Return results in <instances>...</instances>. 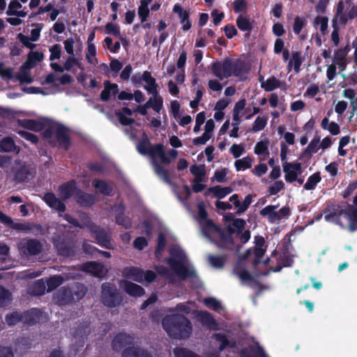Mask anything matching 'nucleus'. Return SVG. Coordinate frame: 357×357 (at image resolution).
Wrapping results in <instances>:
<instances>
[{"instance_id": "f257e3e1", "label": "nucleus", "mask_w": 357, "mask_h": 357, "mask_svg": "<svg viewBox=\"0 0 357 357\" xmlns=\"http://www.w3.org/2000/svg\"><path fill=\"white\" fill-rule=\"evenodd\" d=\"M136 148L141 155H149L151 158V162L156 175L165 183L171 184L172 181L169 171L158 161V159H159L160 162L164 165H168L171 162V159L165 151L163 144H155L152 145L149 137L144 132L142 139L138 142Z\"/></svg>"}, {"instance_id": "f03ea898", "label": "nucleus", "mask_w": 357, "mask_h": 357, "mask_svg": "<svg viewBox=\"0 0 357 357\" xmlns=\"http://www.w3.org/2000/svg\"><path fill=\"white\" fill-rule=\"evenodd\" d=\"M162 326L170 337L176 340L189 337L192 331L190 320L181 314L165 316L162 319Z\"/></svg>"}, {"instance_id": "7ed1b4c3", "label": "nucleus", "mask_w": 357, "mask_h": 357, "mask_svg": "<svg viewBox=\"0 0 357 357\" xmlns=\"http://www.w3.org/2000/svg\"><path fill=\"white\" fill-rule=\"evenodd\" d=\"M213 75L220 80L227 79L232 76L241 77L247 73L245 63L241 59L233 60L226 58L222 61H216L211 63Z\"/></svg>"}, {"instance_id": "20e7f679", "label": "nucleus", "mask_w": 357, "mask_h": 357, "mask_svg": "<svg viewBox=\"0 0 357 357\" xmlns=\"http://www.w3.org/2000/svg\"><path fill=\"white\" fill-rule=\"evenodd\" d=\"M169 254L171 257L167 258L166 262L181 280H185L188 278L195 276V272L194 270L188 268L181 261L175 259H182L183 258V252L179 248H171Z\"/></svg>"}, {"instance_id": "39448f33", "label": "nucleus", "mask_w": 357, "mask_h": 357, "mask_svg": "<svg viewBox=\"0 0 357 357\" xmlns=\"http://www.w3.org/2000/svg\"><path fill=\"white\" fill-rule=\"evenodd\" d=\"M123 295L116 288V286L111 282H104L101 285L100 301L102 303L109 308H114L121 305Z\"/></svg>"}, {"instance_id": "423d86ee", "label": "nucleus", "mask_w": 357, "mask_h": 357, "mask_svg": "<svg viewBox=\"0 0 357 357\" xmlns=\"http://www.w3.org/2000/svg\"><path fill=\"white\" fill-rule=\"evenodd\" d=\"M85 225L89 229L91 236L96 239V243L100 246L106 249H111L112 248L111 238L104 229L94 225L90 220Z\"/></svg>"}, {"instance_id": "0eeeda50", "label": "nucleus", "mask_w": 357, "mask_h": 357, "mask_svg": "<svg viewBox=\"0 0 357 357\" xmlns=\"http://www.w3.org/2000/svg\"><path fill=\"white\" fill-rule=\"evenodd\" d=\"M53 243L59 255L63 257H71L74 255V245L70 239L59 236L56 238H54Z\"/></svg>"}, {"instance_id": "6e6552de", "label": "nucleus", "mask_w": 357, "mask_h": 357, "mask_svg": "<svg viewBox=\"0 0 357 357\" xmlns=\"http://www.w3.org/2000/svg\"><path fill=\"white\" fill-rule=\"evenodd\" d=\"M135 342V337L132 335L125 332L118 333L112 341V349L115 351H119L126 347H131Z\"/></svg>"}, {"instance_id": "1a4fd4ad", "label": "nucleus", "mask_w": 357, "mask_h": 357, "mask_svg": "<svg viewBox=\"0 0 357 357\" xmlns=\"http://www.w3.org/2000/svg\"><path fill=\"white\" fill-rule=\"evenodd\" d=\"M20 251L30 256L38 255L43 251V245L36 238H29L21 245Z\"/></svg>"}, {"instance_id": "9d476101", "label": "nucleus", "mask_w": 357, "mask_h": 357, "mask_svg": "<svg viewBox=\"0 0 357 357\" xmlns=\"http://www.w3.org/2000/svg\"><path fill=\"white\" fill-rule=\"evenodd\" d=\"M283 171L285 173L284 178L287 182L292 183L296 181L298 175L302 173L301 162H285L283 165Z\"/></svg>"}, {"instance_id": "9b49d317", "label": "nucleus", "mask_w": 357, "mask_h": 357, "mask_svg": "<svg viewBox=\"0 0 357 357\" xmlns=\"http://www.w3.org/2000/svg\"><path fill=\"white\" fill-rule=\"evenodd\" d=\"M55 137L59 146L65 151H68L71 144L68 128L61 124L59 125L55 130Z\"/></svg>"}, {"instance_id": "f8f14e48", "label": "nucleus", "mask_w": 357, "mask_h": 357, "mask_svg": "<svg viewBox=\"0 0 357 357\" xmlns=\"http://www.w3.org/2000/svg\"><path fill=\"white\" fill-rule=\"evenodd\" d=\"M75 199L76 203L79 206L84 208H89L92 206L96 200V197L94 195L85 192L80 188L77 189V192L75 193Z\"/></svg>"}, {"instance_id": "ddd939ff", "label": "nucleus", "mask_w": 357, "mask_h": 357, "mask_svg": "<svg viewBox=\"0 0 357 357\" xmlns=\"http://www.w3.org/2000/svg\"><path fill=\"white\" fill-rule=\"evenodd\" d=\"M172 10L178 15L181 24H183L182 29L184 31L190 30L192 26V22L190 20V10H183L178 3H176L174 6Z\"/></svg>"}, {"instance_id": "4468645a", "label": "nucleus", "mask_w": 357, "mask_h": 357, "mask_svg": "<svg viewBox=\"0 0 357 357\" xmlns=\"http://www.w3.org/2000/svg\"><path fill=\"white\" fill-rule=\"evenodd\" d=\"M43 199L50 207L59 212L63 213L66 209L64 202L58 199L53 192H46Z\"/></svg>"}, {"instance_id": "2eb2a0df", "label": "nucleus", "mask_w": 357, "mask_h": 357, "mask_svg": "<svg viewBox=\"0 0 357 357\" xmlns=\"http://www.w3.org/2000/svg\"><path fill=\"white\" fill-rule=\"evenodd\" d=\"M197 319L204 326L209 329H216L218 326L217 321L212 314L205 310L198 311L197 313Z\"/></svg>"}, {"instance_id": "dca6fc26", "label": "nucleus", "mask_w": 357, "mask_h": 357, "mask_svg": "<svg viewBox=\"0 0 357 357\" xmlns=\"http://www.w3.org/2000/svg\"><path fill=\"white\" fill-rule=\"evenodd\" d=\"M79 189L76 184L75 180L67 181L59 186V192L61 196L64 199H70L73 195L75 197V193Z\"/></svg>"}, {"instance_id": "f3484780", "label": "nucleus", "mask_w": 357, "mask_h": 357, "mask_svg": "<svg viewBox=\"0 0 357 357\" xmlns=\"http://www.w3.org/2000/svg\"><path fill=\"white\" fill-rule=\"evenodd\" d=\"M142 79L146 83L144 89L147 93L151 95H157L158 93V84L155 79L152 76L151 73L148 70L144 71Z\"/></svg>"}, {"instance_id": "a211bd4d", "label": "nucleus", "mask_w": 357, "mask_h": 357, "mask_svg": "<svg viewBox=\"0 0 357 357\" xmlns=\"http://www.w3.org/2000/svg\"><path fill=\"white\" fill-rule=\"evenodd\" d=\"M121 357H153L151 354L146 349L138 346L128 347L125 348L121 354Z\"/></svg>"}, {"instance_id": "6ab92c4d", "label": "nucleus", "mask_w": 357, "mask_h": 357, "mask_svg": "<svg viewBox=\"0 0 357 357\" xmlns=\"http://www.w3.org/2000/svg\"><path fill=\"white\" fill-rule=\"evenodd\" d=\"M44 55L42 52L31 51L27 55L26 61L22 65L20 70L31 69L34 68L38 62L43 60Z\"/></svg>"}, {"instance_id": "aec40b11", "label": "nucleus", "mask_w": 357, "mask_h": 357, "mask_svg": "<svg viewBox=\"0 0 357 357\" xmlns=\"http://www.w3.org/2000/svg\"><path fill=\"white\" fill-rule=\"evenodd\" d=\"M123 288L130 296L141 297L145 294V290L142 287L128 280L123 281Z\"/></svg>"}, {"instance_id": "412c9836", "label": "nucleus", "mask_w": 357, "mask_h": 357, "mask_svg": "<svg viewBox=\"0 0 357 357\" xmlns=\"http://www.w3.org/2000/svg\"><path fill=\"white\" fill-rule=\"evenodd\" d=\"M236 26L241 31L245 32L244 35L245 38L250 37L253 29V25L248 16L240 15L236 18Z\"/></svg>"}, {"instance_id": "4be33fe9", "label": "nucleus", "mask_w": 357, "mask_h": 357, "mask_svg": "<svg viewBox=\"0 0 357 357\" xmlns=\"http://www.w3.org/2000/svg\"><path fill=\"white\" fill-rule=\"evenodd\" d=\"M104 85V89L101 91L100 97L101 100L107 102L110 99L111 94L116 96L119 90L116 84L111 83L109 81H105Z\"/></svg>"}, {"instance_id": "5701e85b", "label": "nucleus", "mask_w": 357, "mask_h": 357, "mask_svg": "<svg viewBox=\"0 0 357 357\" xmlns=\"http://www.w3.org/2000/svg\"><path fill=\"white\" fill-rule=\"evenodd\" d=\"M17 122L20 127L29 130L40 132L44 129V124L37 120L24 119H18Z\"/></svg>"}, {"instance_id": "b1692460", "label": "nucleus", "mask_w": 357, "mask_h": 357, "mask_svg": "<svg viewBox=\"0 0 357 357\" xmlns=\"http://www.w3.org/2000/svg\"><path fill=\"white\" fill-rule=\"evenodd\" d=\"M279 205H268L260 211L261 216L268 217V220L270 223H275L277 221L281 220L280 216L275 210L278 208Z\"/></svg>"}, {"instance_id": "393cba45", "label": "nucleus", "mask_w": 357, "mask_h": 357, "mask_svg": "<svg viewBox=\"0 0 357 357\" xmlns=\"http://www.w3.org/2000/svg\"><path fill=\"white\" fill-rule=\"evenodd\" d=\"M70 287L73 302L79 301L86 295L88 289L82 283L75 282Z\"/></svg>"}, {"instance_id": "a878e982", "label": "nucleus", "mask_w": 357, "mask_h": 357, "mask_svg": "<svg viewBox=\"0 0 357 357\" xmlns=\"http://www.w3.org/2000/svg\"><path fill=\"white\" fill-rule=\"evenodd\" d=\"M56 298L61 305L74 303L70 287H63L56 293Z\"/></svg>"}, {"instance_id": "bb28decb", "label": "nucleus", "mask_w": 357, "mask_h": 357, "mask_svg": "<svg viewBox=\"0 0 357 357\" xmlns=\"http://www.w3.org/2000/svg\"><path fill=\"white\" fill-rule=\"evenodd\" d=\"M83 270L96 277H101L103 274L104 266L101 264L96 261H89L84 264Z\"/></svg>"}, {"instance_id": "cd10ccee", "label": "nucleus", "mask_w": 357, "mask_h": 357, "mask_svg": "<svg viewBox=\"0 0 357 357\" xmlns=\"http://www.w3.org/2000/svg\"><path fill=\"white\" fill-rule=\"evenodd\" d=\"M40 317V311L38 309L33 308L24 313L22 321L25 324L33 326L39 321Z\"/></svg>"}, {"instance_id": "c85d7f7f", "label": "nucleus", "mask_w": 357, "mask_h": 357, "mask_svg": "<svg viewBox=\"0 0 357 357\" xmlns=\"http://www.w3.org/2000/svg\"><path fill=\"white\" fill-rule=\"evenodd\" d=\"M93 185L101 194L106 196L113 195L114 188L112 185L107 183L105 181L95 179L93 181Z\"/></svg>"}, {"instance_id": "c756f323", "label": "nucleus", "mask_w": 357, "mask_h": 357, "mask_svg": "<svg viewBox=\"0 0 357 357\" xmlns=\"http://www.w3.org/2000/svg\"><path fill=\"white\" fill-rule=\"evenodd\" d=\"M143 275L144 271L138 267L132 266L124 270L125 277L138 282L143 281Z\"/></svg>"}, {"instance_id": "7c9ffc66", "label": "nucleus", "mask_w": 357, "mask_h": 357, "mask_svg": "<svg viewBox=\"0 0 357 357\" xmlns=\"http://www.w3.org/2000/svg\"><path fill=\"white\" fill-rule=\"evenodd\" d=\"M263 77H261V78L259 79V81L261 82V88H263L266 91H272L277 88L280 87L282 85V82L274 76L269 77L266 82H263Z\"/></svg>"}, {"instance_id": "2f4dec72", "label": "nucleus", "mask_w": 357, "mask_h": 357, "mask_svg": "<svg viewBox=\"0 0 357 357\" xmlns=\"http://www.w3.org/2000/svg\"><path fill=\"white\" fill-rule=\"evenodd\" d=\"M208 191L213 194V196L218 199L225 198L230 194L233 189L231 187H222L221 185H215L208 188Z\"/></svg>"}, {"instance_id": "473e14b6", "label": "nucleus", "mask_w": 357, "mask_h": 357, "mask_svg": "<svg viewBox=\"0 0 357 357\" xmlns=\"http://www.w3.org/2000/svg\"><path fill=\"white\" fill-rule=\"evenodd\" d=\"M124 211L125 207L122 206L121 211L115 215V221L119 225L128 229L132 227V223L131 219L124 215Z\"/></svg>"}, {"instance_id": "72a5a7b5", "label": "nucleus", "mask_w": 357, "mask_h": 357, "mask_svg": "<svg viewBox=\"0 0 357 357\" xmlns=\"http://www.w3.org/2000/svg\"><path fill=\"white\" fill-rule=\"evenodd\" d=\"M16 149L17 146L11 137H5L0 141V152H13Z\"/></svg>"}, {"instance_id": "f704fd0d", "label": "nucleus", "mask_w": 357, "mask_h": 357, "mask_svg": "<svg viewBox=\"0 0 357 357\" xmlns=\"http://www.w3.org/2000/svg\"><path fill=\"white\" fill-rule=\"evenodd\" d=\"M64 278L61 275H54L46 280L47 291L51 292L63 284Z\"/></svg>"}, {"instance_id": "c9c22d12", "label": "nucleus", "mask_w": 357, "mask_h": 357, "mask_svg": "<svg viewBox=\"0 0 357 357\" xmlns=\"http://www.w3.org/2000/svg\"><path fill=\"white\" fill-rule=\"evenodd\" d=\"M167 245V238L165 234L160 232L157 238V245L155 250V255L158 259L162 256V252Z\"/></svg>"}, {"instance_id": "e433bc0d", "label": "nucleus", "mask_w": 357, "mask_h": 357, "mask_svg": "<svg viewBox=\"0 0 357 357\" xmlns=\"http://www.w3.org/2000/svg\"><path fill=\"white\" fill-rule=\"evenodd\" d=\"M321 173L317 172L310 175L304 185V189L306 190H312L315 189L317 185L321 181Z\"/></svg>"}, {"instance_id": "4c0bfd02", "label": "nucleus", "mask_w": 357, "mask_h": 357, "mask_svg": "<svg viewBox=\"0 0 357 357\" xmlns=\"http://www.w3.org/2000/svg\"><path fill=\"white\" fill-rule=\"evenodd\" d=\"M89 333V324L81 323L75 329L74 337H80L82 339V342L84 343V339L87 337Z\"/></svg>"}, {"instance_id": "58836bf2", "label": "nucleus", "mask_w": 357, "mask_h": 357, "mask_svg": "<svg viewBox=\"0 0 357 357\" xmlns=\"http://www.w3.org/2000/svg\"><path fill=\"white\" fill-rule=\"evenodd\" d=\"M319 142L320 137L319 136H315L303 151L301 156H307L308 158H311L312 153L317 151V146Z\"/></svg>"}, {"instance_id": "ea45409f", "label": "nucleus", "mask_w": 357, "mask_h": 357, "mask_svg": "<svg viewBox=\"0 0 357 357\" xmlns=\"http://www.w3.org/2000/svg\"><path fill=\"white\" fill-rule=\"evenodd\" d=\"M29 169L26 167H21L16 170L14 177L16 181L22 183L29 180Z\"/></svg>"}, {"instance_id": "a19ab883", "label": "nucleus", "mask_w": 357, "mask_h": 357, "mask_svg": "<svg viewBox=\"0 0 357 357\" xmlns=\"http://www.w3.org/2000/svg\"><path fill=\"white\" fill-rule=\"evenodd\" d=\"M216 231H219V226L216 225L213 220H207L202 226V231L204 236L210 237L213 234H215Z\"/></svg>"}, {"instance_id": "79ce46f5", "label": "nucleus", "mask_w": 357, "mask_h": 357, "mask_svg": "<svg viewBox=\"0 0 357 357\" xmlns=\"http://www.w3.org/2000/svg\"><path fill=\"white\" fill-rule=\"evenodd\" d=\"M23 314L17 311L13 312L6 315L5 321L6 324L11 326L16 325L19 321H22Z\"/></svg>"}, {"instance_id": "37998d69", "label": "nucleus", "mask_w": 357, "mask_h": 357, "mask_svg": "<svg viewBox=\"0 0 357 357\" xmlns=\"http://www.w3.org/2000/svg\"><path fill=\"white\" fill-rule=\"evenodd\" d=\"M252 158L249 156L236 160L234 165L236 171L238 172L250 168L252 167Z\"/></svg>"}, {"instance_id": "c03bdc74", "label": "nucleus", "mask_w": 357, "mask_h": 357, "mask_svg": "<svg viewBox=\"0 0 357 357\" xmlns=\"http://www.w3.org/2000/svg\"><path fill=\"white\" fill-rule=\"evenodd\" d=\"M314 26H320V32L325 35L328 26V18L326 16H317L314 20Z\"/></svg>"}, {"instance_id": "a18cd8bd", "label": "nucleus", "mask_w": 357, "mask_h": 357, "mask_svg": "<svg viewBox=\"0 0 357 357\" xmlns=\"http://www.w3.org/2000/svg\"><path fill=\"white\" fill-rule=\"evenodd\" d=\"M227 221H233V226L236 228L237 232L239 234L241 232L245 226V221L241 218H234V216L230 213L224 217Z\"/></svg>"}, {"instance_id": "49530a36", "label": "nucleus", "mask_w": 357, "mask_h": 357, "mask_svg": "<svg viewBox=\"0 0 357 357\" xmlns=\"http://www.w3.org/2000/svg\"><path fill=\"white\" fill-rule=\"evenodd\" d=\"M45 283L43 280H38L33 283L31 287V294L34 296H41L45 294Z\"/></svg>"}, {"instance_id": "de8ad7c7", "label": "nucleus", "mask_w": 357, "mask_h": 357, "mask_svg": "<svg viewBox=\"0 0 357 357\" xmlns=\"http://www.w3.org/2000/svg\"><path fill=\"white\" fill-rule=\"evenodd\" d=\"M292 61H294V69L296 73L301 70V66L303 63L301 54L299 52H295L292 54V60H290L288 63V67L291 68L292 66Z\"/></svg>"}, {"instance_id": "09e8293b", "label": "nucleus", "mask_w": 357, "mask_h": 357, "mask_svg": "<svg viewBox=\"0 0 357 357\" xmlns=\"http://www.w3.org/2000/svg\"><path fill=\"white\" fill-rule=\"evenodd\" d=\"M208 261L215 268H222L226 263V259L222 256L209 255Z\"/></svg>"}, {"instance_id": "8fccbe9b", "label": "nucleus", "mask_w": 357, "mask_h": 357, "mask_svg": "<svg viewBox=\"0 0 357 357\" xmlns=\"http://www.w3.org/2000/svg\"><path fill=\"white\" fill-rule=\"evenodd\" d=\"M174 354L175 357H200L198 354L184 347L175 348Z\"/></svg>"}, {"instance_id": "3c124183", "label": "nucleus", "mask_w": 357, "mask_h": 357, "mask_svg": "<svg viewBox=\"0 0 357 357\" xmlns=\"http://www.w3.org/2000/svg\"><path fill=\"white\" fill-rule=\"evenodd\" d=\"M267 120L266 117L257 116L252 125V131L257 132L264 130L267 124Z\"/></svg>"}, {"instance_id": "603ef678", "label": "nucleus", "mask_w": 357, "mask_h": 357, "mask_svg": "<svg viewBox=\"0 0 357 357\" xmlns=\"http://www.w3.org/2000/svg\"><path fill=\"white\" fill-rule=\"evenodd\" d=\"M11 300V294L0 285V307L6 306Z\"/></svg>"}, {"instance_id": "864d4df0", "label": "nucleus", "mask_w": 357, "mask_h": 357, "mask_svg": "<svg viewBox=\"0 0 357 357\" xmlns=\"http://www.w3.org/2000/svg\"><path fill=\"white\" fill-rule=\"evenodd\" d=\"M306 24V20L304 17H301L299 16H296L294 18V22L293 24V31L295 34L298 35L301 32L303 28Z\"/></svg>"}, {"instance_id": "5fc2aeb1", "label": "nucleus", "mask_w": 357, "mask_h": 357, "mask_svg": "<svg viewBox=\"0 0 357 357\" xmlns=\"http://www.w3.org/2000/svg\"><path fill=\"white\" fill-rule=\"evenodd\" d=\"M215 234L218 235L221 242L229 245H233L234 243L233 236H231L230 234H227L220 227H219V231H216Z\"/></svg>"}, {"instance_id": "6e6d98bb", "label": "nucleus", "mask_w": 357, "mask_h": 357, "mask_svg": "<svg viewBox=\"0 0 357 357\" xmlns=\"http://www.w3.org/2000/svg\"><path fill=\"white\" fill-rule=\"evenodd\" d=\"M240 357H257L259 356V348L255 349L254 347L249 348H243L238 352Z\"/></svg>"}, {"instance_id": "4d7b16f0", "label": "nucleus", "mask_w": 357, "mask_h": 357, "mask_svg": "<svg viewBox=\"0 0 357 357\" xmlns=\"http://www.w3.org/2000/svg\"><path fill=\"white\" fill-rule=\"evenodd\" d=\"M214 337L216 341L220 342V344L218 347L220 351H222L226 349V347L229 346V341L225 334L216 333L214 335Z\"/></svg>"}, {"instance_id": "13d9d810", "label": "nucleus", "mask_w": 357, "mask_h": 357, "mask_svg": "<svg viewBox=\"0 0 357 357\" xmlns=\"http://www.w3.org/2000/svg\"><path fill=\"white\" fill-rule=\"evenodd\" d=\"M190 173L196 176V178H202L206 174L204 165H193L190 168Z\"/></svg>"}, {"instance_id": "bf43d9fd", "label": "nucleus", "mask_w": 357, "mask_h": 357, "mask_svg": "<svg viewBox=\"0 0 357 357\" xmlns=\"http://www.w3.org/2000/svg\"><path fill=\"white\" fill-rule=\"evenodd\" d=\"M17 133L21 137L24 138L26 141L31 142L33 144H36L38 142V137L35 134L25 130H19Z\"/></svg>"}, {"instance_id": "052dcab7", "label": "nucleus", "mask_w": 357, "mask_h": 357, "mask_svg": "<svg viewBox=\"0 0 357 357\" xmlns=\"http://www.w3.org/2000/svg\"><path fill=\"white\" fill-rule=\"evenodd\" d=\"M347 55L340 49L337 50L334 53V61L340 67L344 68L346 66L345 59Z\"/></svg>"}, {"instance_id": "680f3d73", "label": "nucleus", "mask_w": 357, "mask_h": 357, "mask_svg": "<svg viewBox=\"0 0 357 357\" xmlns=\"http://www.w3.org/2000/svg\"><path fill=\"white\" fill-rule=\"evenodd\" d=\"M204 303L207 307L214 311L218 310V309L220 307V303L212 297L205 298L204 299Z\"/></svg>"}, {"instance_id": "e2e57ef3", "label": "nucleus", "mask_w": 357, "mask_h": 357, "mask_svg": "<svg viewBox=\"0 0 357 357\" xmlns=\"http://www.w3.org/2000/svg\"><path fill=\"white\" fill-rule=\"evenodd\" d=\"M252 201V197L251 195H248L245 196L243 202L242 203L240 202V205L238 206H236L238 208L237 209V213L241 214L243 212H245L249 207V206L251 204Z\"/></svg>"}, {"instance_id": "0e129e2a", "label": "nucleus", "mask_w": 357, "mask_h": 357, "mask_svg": "<svg viewBox=\"0 0 357 357\" xmlns=\"http://www.w3.org/2000/svg\"><path fill=\"white\" fill-rule=\"evenodd\" d=\"M105 31L107 34H112L116 37L121 35L119 26L112 22H109L105 25Z\"/></svg>"}, {"instance_id": "69168bd1", "label": "nucleus", "mask_w": 357, "mask_h": 357, "mask_svg": "<svg viewBox=\"0 0 357 357\" xmlns=\"http://www.w3.org/2000/svg\"><path fill=\"white\" fill-rule=\"evenodd\" d=\"M50 60L54 61L56 59H59L61 57V46L59 44H55L52 47L50 48Z\"/></svg>"}, {"instance_id": "338daca9", "label": "nucleus", "mask_w": 357, "mask_h": 357, "mask_svg": "<svg viewBox=\"0 0 357 357\" xmlns=\"http://www.w3.org/2000/svg\"><path fill=\"white\" fill-rule=\"evenodd\" d=\"M115 114L118 116L119 122L122 126H130L135 122L133 119L127 117L121 111H116Z\"/></svg>"}, {"instance_id": "774afa93", "label": "nucleus", "mask_w": 357, "mask_h": 357, "mask_svg": "<svg viewBox=\"0 0 357 357\" xmlns=\"http://www.w3.org/2000/svg\"><path fill=\"white\" fill-rule=\"evenodd\" d=\"M344 213L349 218L351 222L357 224V208L353 205H349L348 209L344 211Z\"/></svg>"}]
</instances>
